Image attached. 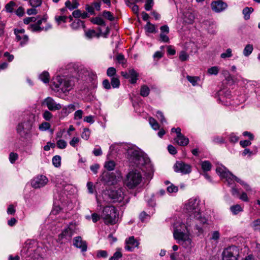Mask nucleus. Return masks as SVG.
I'll return each instance as SVG.
<instances>
[{"instance_id":"f257e3e1","label":"nucleus","mask_w":260,"mask_h":260,"mask_svg":"<svg viewBox=\"0 0 260 260\" xmlns=\"http://www.w3.org/2000/svg\"><path fill=\"white\" fill-rule=\"evenodd\" d=\"M128 159L132 166H136L143 172L150 170L151 165L149 158L143 152L135 147H129L127 150Z\"/></svg>"},{"instance_id":"f03ea898","label":"nucleus","mask_w":260,"mask_h":260,"mask_svg":"<svg viewBox=\"0 0 260 260\" xmlns=\"http://www.w3.org/2000/svg\"><path fill=\"white\" fill-rule=\"evenodd\" d=\"M173 228V237L177 243L185 249H190L193 247V243L187 226L182 222H176Z\"/></svg>"},{"instance_id":"7ed1b4c3","label":"nucleus","mask_w":260,"mask_h":260,"mask_svg":"<svg viewBox=\"0 0 260 260\" xmlns=\"http://www.w3.org/2000/svg\"><path fill=\"white\" fill-rule=\"evenodd\" d=\"M184 210L191 218L198 220L200 223H207V219L202 216L200 211V200L197 198H191L184 205Z\"/></svg>"},{"instance_id":"20e7f679","label":"nucleus","mask_w":260,"mask_h":260,"mask_svg":"<svg viewBox=\"0 0 260 260\" xmlns=\"http://www.w3.org/2000/svg\"><path fill=\"white\" fill-rule=\"evenodd\" d=\"M101 217L106 225H114L118 221V212L114 206H107L103 208Z\"/></svg>"},{"instance_id":"39448f33","label":"nucleus","mask_w":260,"mask_h":260,"mask_svg":"<svg viewBox=\"0 0 260 260\" xmlns=\"http://www.w3.org/2000/svg\"><path fill=\"white\" fill-rule=\"evenodd\" d=\"M35 120V116L30 114L27 116L23 122L18 124L17 132L21 137L25 139L29 137Z\"/></svg>"},{"instance_id":"423d86ee","label":"nucleus","mask_w":260,"mask_h":260,"mask_svg":"<svg viewBox=\"0 0 260 260\" xmlns=\"http://www.w3.org/2000/svg\"><path fill=\"white\" fill-rule=\"evenodd\" d=\"M142 181V175L138 169L129 171L124 180V184L128 189H134L138 186Z\"/></svg>"},{"instance_id":"0eeeda50","label":"nucleus","mask_w":260,"mask_h":260,"mask_svg":"<svg viewBox=\"0 0 260 260\" xmlns=\"http://www.w3.org/2000/svg\"><path fill=\"white\" fill-rule=\"evenodd\" d=\"M72 85V81L64 77L56 76L53 78L51 87L54 91L58 92L60 90L64 93L70 90Z\"/></svg>"},{"instance_id":"6e6552de","label":"nucleus","mask_w":260,"mask_h":260,"mask_svg":"<svg viewBox=\"0 0 260 260\" xmlns=\"http://www.w3.org/2000/svg\"><path fill=\"white\" fill-rule=\"evenodd\" d=\"M216 171L221 178L225 179L228 185L229 186L233 184L234 180L236 181V178H237L222 165L217 166Z\"/></svg>"},{"instance_id":"1a4fd4ad","label":"nucleus","mask_w":260,"mask_h":260,"mask_svg":"<svg viewBox=\"0 0 260 260\" xmlns=\"http://www.w3.org/2000/svg\"><path fill=\"white\" fill-rule=\"evenodd\" d=\"M239 254V249L237 246H229L224 248L222 251V260H238Z\"/></svg>"},{"instance_id":"9d476101","label":"nucleus","mask_w":260,"mask_h":260,"mask_svg":"<svg viewBox=\"0 0 260 260\" xmlns=\"http://www.w3.org/2000/svg\"><path fill=\"white\" fill-rule=\"evenodd\" d=\"M42 105L46 107L51 111L59 110L62 108V105L60 103H57L50 96L44 99L42 102Z\"/></svg>"},{"instance_id":"9b49d317","label":"nucleus","mask_w":260,"mask_h":260,"mask_svg":"<svg viewBox=\"0 0 260 260\" xmlns=\"http://www.w3.org/2000/svg\"><path fill=\"white\" fill-rule=\"evenodd\" d=\"M107 194L113 202H121L124 199L123 189L121 188L118 189L108 190Z\"/></svg>"},{"instance_id":"f8f14e48","label":"nucleus","mask_w":260,"mask_h":260,"mask_svg":"<svg viewBox=\"0 0 260 260\" xmlns=\"http://www.w3.org/2000/svg\"><path fill=\"white\" fill-rule=\"evenodd\" d=\"M48 182V178L44 175H38L31 181V186L35 188H40L44 186Z\"/></svg>"},{"instance_id":"ddd939ff","label":"nucleus","mask_w":260,"mask_h":260,"mask_svg":"<svg viewBox=\"0 0 260 260\" xmlns=\"http://www.w3.org/2000/svg\"><path fill=\"white\" fill-rule=\"evenodd\" d=\"M75 226L73 224H70L68 228H66L61 233L58 235L57 241L62 242L63 239H69L75 233Z\"/></svg>"},{"instance_id":"4468645a","label":"nucleus","mask_w":260,"mask_h":260,"mask_svg":"<svg viewBox=\"0 0 260 260\" xmlns=\"http://www.w3.org/2000/svg\"><path fill=\"white\" fill-rule=\"evenodd\" d=\"M174 169L176 172L183 174H189L191 171L190 166L182 161H177L174 166Z\"/></svg>"},{"instance_id":"2eb2a0df","label":"nucleus","mask_w":260,"mask_h":260,"mask_svg":"<svg viewBox=\"0 0 260 260\" xmlns=\"http://www.w3.org/2000/svg\"><path fill=\"white\" fill-rule=\"evenodd\" d=\"M14 31L16 40L18 42H20V44L21 46L27 43L28 37L25 35V30L24 29H15Z\"/></svg>"},{"instance_id":"dca6fc26","label":"nucleus","mask_w":260,"mask_h":260,"mask_svg":"<svg viewBox=\"0 0 260 260\" xmlns=\"http://www.w3.org/2000/svg\"><path fill=\"white\" fill-rule=\"evenodd\" d=\"M73 245L76 248L81 249L82 252H85L87 249V244L83 240L81 237L77 236L73 239Z\"/></svg>"},{"instance_id":"f3484780","label":"nucleus","mask_w":260,"mask_h":260,"mask_svg":"<svg viewBox=\"0 0 260 260\" xmlns=\"http://www.w3.org/2000/svg\"><path fill=\"white\" fill-rule=\"evenodd\" d=\"M102 180L108 185L115 184L117 182L116 176L112 173L104 172L102 177Z\"/></svg>"},{"instance_id":"a211bd4d","label":"nucleus","mask_w":260,"mask_h":260,"mask_svg":"<svg viewBox=\"0 0 260 260\" xmlns=\"http://www.w3.org/2000/svg\"><path fill=\"white\" fill-rule=\"evenodd\" d=\"M228 7L226 3L221 1H217L211 3L212 9L217 13H219L224 10Z\"/></svg>"},{"instance_id":"6ab92c4d","label":"nucleus","mask_w":260,"mask_h":260,"mask_svg":"<svg viewBox=\"0 0 260 260\" xmlns=\"http://www.w3.org/2000/svg\"><path fill=\"white\" fill-rule=\"evenodd\" d=\"M139 245V242L134 238L133 236L129 237L125 240V249L128 251H132L135 248Z\"/></svg>"},{"instance_id":"aec40b11","label":"nucleus","mask_w":260,"mask_h":260,"mask_svg":"<svg viewBox=\"0 0 260 260\" xmlns=\"http://www.w3.org/2000/svg\"><path fill=\"white\" fill-rule=\"evenodd\" d=\"M50 28H51V25L48 23H46L45 27L39 26L36 23L31 24L29 26V29L32 31H47Z\"/></svg>"},{"instance_id":"412c9836","label":"nucleus","mask_w":260,"mask_h":260,"mask_svg":"<svg viewBox=\"0 0 260 260\" xmlns=\"http://www.w3.org/2000/svg\"><path fill=\"white\" fill-rule=\"evenodd\" d=\"M175 142L179 146H186L189 143V139L183 135L176 137L174 139Z\"/></svg>"},{"instance_id":"4be33fe9","label":"nucleus","mask_w":260,"mask_h":260,"mask_svg":"<svg viewBox=\"0 0 260 260\" xmlns=\"http://www.w3.org/2000/svg\"><path fill=\"white\" fill-rule=\"evenodd\" d=\"M79 5L77 0H72L71 2L69 0L67 1L65 3L66 7L69 9L70 10H73L78 7Z\"/></svg>"},{"instance_id":"5701e85b","label":"nucleus","mask_w":260,"mask_h":260,"mask_svg":"<svg viewBox=\"0 0 260 260\" xmlns=\"http://www.w3.org/2000/svg\"><path fill=\"white\" fill-rule=\"evenodd\" d=\"M129 78H130V83L132 84H135L138 80L139 74L134 69L129 70Z\"/></svg>"},{"instance_id":"b1692460","label":"nucleus","mask_w":260,"mask_h":260,"mask_svg":"<svg viewBox=\"0 0 260 260\" xmlns=\"http://www.w3.org/2000/svg\"><path fill=\"white\" fill-rule=\"evenodd\" d=\"M70 26L74 30H77L81 27H84V22L79 19H76L71 24Z\"/></svg>"},{"instance_id":"393cba45","label":"nucleus","mask_w":260,"mask_h":260,"mask_svg":"<svg viewBox=\"0 0 260 260\" xmlns=\"http://www.w3.org/2000/svg\"><path fill=\"white\" fill-rule=\"evenodd\" d=\"M253 11V9L251 7H245L242 11L245 20H248L250 18V15Z\"/></svg>"},{"instance_id":"a878e982","label":"nucleus","mask_w":260,"mask_h":260,"mask_svg":"<svg viewBox=\"0 0 260 260\" xmlns=\"http://www.w3.org/2000/svg\"><path fill=\"white\" fill-rule=\"evenodd\" d=\"M253 47L251 44H247L243 51V54L245 56H248L253 51Z\"/></svg>"},{"instance_id":"bb28decb","label":"nucleus","mask_w":260,"mask_h":260,"mask_svg":"<svg viewBox=\"0 0 260 260\" xmlns=\"http://www.w3.org/2000/svg\"><path fill=\"white\" fill-rule=\"evenodd\" d=\"M122 256L121 248H117L116 252H115L111 257L109 258V260H118Z\"/></svg>"},{"instance_id":"cd10ccee","label":"nucleus","mask_w":260,"mask_h":260,"mask_svg":"<svg viewBox=\"0 0 260 260\" xmlns=\"http://www.w3.org/2000/svg\"><path fill=\"white\" fill-rule=\"evenodd\" d=\"M16 6V4L13 1H10L5 6V9L8 13H12L14 8Z\"/></svg>"},{"instance_id":"c85d7f7f","label":"nucleus","mask_w":260,"mask_h":260,"mask_svg":"<svg viewBox=\"0 0 260 260\" xmlns=\"http://www.w3.org/2000/svg\"><path fill=\"white\" fill-rule=\"evenodd\" d=\"M149 92L150 89L147 86L145 85L142 86L140 90V94L141 96L146 97L149 95Z\"/></svg>"},{"instance_id":"c756f323","label":"nucleus","mask_w":260,"mask_h":260,"mask_svg":"<svg viewBox=\"0 0 260 260\" xmlns=\"http://www.w3.org/2000/svg\"><path fill=\"white\" fill-rule=\"evenodd\" d=\"M186 78L193 86H196L200 80V77L197 76H187Z\"/></svg>"},{"instance_id":"7c9ffc66","label":"nucleus","mask_w":260,"mask_h":260,"mask_svg":"<svg viewBox=\"0 0 260 260\" xmlns=\"http://www.w3.org/2000/svg\"><path fill=\"white\" fill-rule=\"evenodd\" d=\"M40 79L44 83H47L49 81V74L48 72L44 71L39 76Z\"/></svg>"},{"instance_id":"2f4dec72","label":"nucleus","mask_w":260,"mask_h":260,"mask_svg":"<svg viewBox=\"0 0 260 260\" xmlns=\"http://www.w3.org/2000/svg\"><path fill=\"white\" fill-rule=\"evenodd\" d=\"M115 163L114 161L109 160L105 162L104 167L108 171H112L114 169Z\"/></svg>"},{"instance_id":"473e14b6","label":"nucleus","mask_w":260,"mask_h":260,"mask_svg":"<svg viewBox=\"0 0 260 260\" xmlns=\"http://www.w3.org/2000/svg\"><path fill=\"white\" fill-rule=\"evenodd\" d=\"M52 161L54 167H59L61 165V157L59 155H55L52 158Z\"/></svg>"},{"instance_id":"72a5a7b5","label":"nucleus","mask_w":260,"mask_h":260,"mask_svg":"<svg viewBox=\"0 0 260 260\" xmlns=\"http://www.w3.org/2000/svg\"><path fill=\"white\" fill-rule=\"evenodd\" d=\"M91 22L93 24H95L100 26H105V22L101 17H95L91 19Z\"/></svg>"},{"instance_id":"f704fd0d","label":"nucleus","mask_w":260,"mask_h":260,"mask_svg":"<svg viewBox=\"0 0 260 260\" xmlns=\"http://www.w3.org/2000/svg\"><path fill=\"white\" fill-rule=\"evenodd\" d=\"M230 209L232 212L235 215L237 214L239 212H241L243 210L241 206L238 204L231 206Z\"/></svg>"},{"instance_id":"c9c22d12","label":"nucleus","mask_w":260,"mask_h":260,"mask_svg":"<svg viewBox=\"0 0 260 260\" xmlns=\"http://www.w3.org/2000/svg\"><path fill=\"white\" fill-rule=\"evenodd\" d=\"M50 111L49 110H45L42 114L43 118L46 121H50L53 117V115Z\"/></svg>"},{"instance_id":"e433bc0d","label":"nucleus","mask_w":260,"mask_h":260,"mask_svg":"<svg viewBox=\"0 0 260 260\" xmlns=\"http://www.w3.org/2000/svg\"><path fill=\"white\" fill-rule=\"evenodd\" d=\"M202 168L204 171H209L211 169V164L209 161H204L202 162Z\"/></svg>"},{"instance_id":"4c0bfd02","label":"nucleus","mask_w":260,"mask_h":260,"mask_svg":"<svg viewBox=\"0 0 260 260\" xmlns=\"http://www.w3.org/2000/svg\"><path fill=\"white\" fill-rule=\"evenodd\" d=\"M232 50L230 48H228L226 50L225 52H223L220 55V57L223 59L226 58H230L232 56Z\"/></svg>"},{"instance_id":"58836bf2","label":"nucleus","mask_w":260,"mask_h":260,"mask_svg":"<svg viewBox=\"0 0 260 260\" xmlns=\"http://www.w3.org/2000/svg\"><path fill=\"white\" fill-rule=\"evenodd\" d=\"M111 85L113 88H118L120 85V81L118 78L113 77L111 80Z\"/></svg>"},{"instance_id":"ea45409f","label":"nucleus","mask_w":260,"mask_h":260,"mask_svg":"<svg viewBox=\"0 0 260 260\" xmlns=\"http://www.w3.org/2000/svg\"><path fill=\"white\" fill-rule=\"evenodd\" d=\"M216 28L217 26L216 24L214 23V22H212L211 23H210L208 28V32L212 35L215 34L216 32Z\"/></svg>"},{"instance_id":"a19ab883","label":"nucleus","mask_w":260,"mask_h":260,"mask_svg":"<svg viewBox=\"0 0 260 260\" xmlns=\"http://www.w3.org/2000/svg\"><path fill=\"white\" fill-rule=\"evenodd\" d=\"M68 17L65 16H56L55 17V20L58 25L61 23H65L68 19Z\"/></svg>"},{"instance_id":"79ce46f5","label":"nucleus","mask_w":260,"mask_h":260,"mask_svg":"<svg viewBox=\"0 0 260 260\" xmlns=\"http://www.w3.org/2000/svg\"><path fill=\"white\" fill-rule=\"evenodd\" d=\"M149 123L151 125V127L155 130H157L159 129V126L158 123V122L156 121V120L153 118H149Z\"/></svg>"},{"instance_id":"37998d69","label":"nucleus","mask_w":260,"mask_h":260,"mask_svg":"<svg viewBox=\"0 0 260 260\" xmlns=\"http://www.w3.org/2000/svg\"><path fill=\"white\" fill-rule=\"evenodd\" d=\"M90 131L89 129L88 128H84L81 134V137L82 139L87 140L90 137Z\"/></svg>"},{"instance_id":"c03bdc74","label":"nucleus","mask_w":260,"mask_h":260,"mask_svg":"<svg viewBox=\"0 0 260 260\" xmlns=\"http://www.w3.org/2000/svg\"><path fill=\"white\" fill-rule=\"evenodd\" d=\"M108 256V254L107 251L100 250L96 252V257L99 258H107Z\"/></svg>"},{"instance_id":"a18cd8bd","label":"nucleus","mask_w":260,"mask_h":260,"mask_svg":"<svg viewBox=\"0 0 260 260\" xmlns=\"http://www.w3.org/2000/svg\"><path fill=\"white\" fill-rule=\"evenodd\" d=\"M145 29L148 32L153 33L155 31V26L150 22H148L145 26Z\"/></svg>"},{"instance_id":"49530a36","label":"nucleus","mask_w":260,"mask_h":260,"mask_svg":"<svg viewBox=\"0 0 260 260\" xmlns=\"http://www.w3.org/2000/svg\"><path fill=\"white\" fill-rule=\"evenodd\" d=\"M236 178V181L237 182L239 183L242 185H243V187H244L246 191H251V188L250 186L248 184H247L244 181L241 180V179H240L238 178Z\"/></svg>"},{"instance_id":"de8ad7c7","label":"nucleus","mask_w":260,"mask_h":260,"mask_svg":"<svg viewBox=\"0 0 260 260\" xmlns=\"http://www.w3.org/2000/svg\"><path fill=\"white\" fill-rule=\"evenodd\" d=\"M167 190L169 193H176L178 191V188L177 186L170 183V185L167 187Z\"/></svg>"},{"instance_id":"09e8293b","label":"nucleus","mask_w":260,"mask_h":260,"mask_svg":"<svg viewBox=\"0 0 260 260\" xmlns=\"http://www.w3.org/2000/svg\"><path fill=\"white\" fill-rule=\"evenodd\" d=\"M50 127V124L49 123L47 122H43L39 125V129L41 131H45L49 129Z\"/></svg>"},{"instance_id":"8fccbe9b","label":"nucleus","mask_w":260,"mask_h":260,"mask_svg":"<svg viewBox=\"0 0 260 260\" xmlns=\"http://www.w3.org/2000/svg\"><path fill=\"white\" fill-rule=\"evenodd\" d=\"M219 71V69L217 66L212 67L208 70V73L210 75H216Z\"/></svg>"},{"instance_id":"3c124183","label":"nucleus","mask_w":260,"mask_h":260,"mask_svg":"<svg viewBox=\"0 0 260 260\" xmlns=\"http://www.w3.org/2000/svg\"><path fill=\"white\" fill-rule=\"evenodd\" d=\"M56 145L59 149H64L67 147V143L64 140L60 139L57 141Z\"/></svg>"},{"instance_id":"603ef678","label":"nucleus","mask_w":260,"mask_h":260,"mask_svg":"<svg viewBox=\"0 0 260 260\" xmlns=\"http://www.w3.org/2000/svg\"><path fill=\"white\" fill-rule=\"evenodd\" d=\"M252 228L254 230H258L260 229V219L254 220L251 224Z\"/></svg>"},{"instance_id":"864d4df0","label":"nucleus","mask_w":260,"mask_h":260,"mask_svg":"<svg viewBox=\"0 0 260 260\" xmlns=\"http://www.w3.org/2000/svg\"><path fill=\"white\" fill-rule=\"evenodd\" d=\"M156 117H157V118L159 120H160L161 123H164L167 122L166 120L164 117V115L161 111H157Z\"/></svg>"},{"instance_id":"5fc2aeb1","label":"nucleus","mask_w":260,"mask_h":260,"mask_svg":"<svg viewBox=\"0 0 260 260\" xmlns=\"http://www.w3.org/2000/svg\"><path fill=\"white\" fill-rule=\"evenodd\" d=\"M29 4L32 7H38L41 5L42 0H29Z\"/></svg>"},{"instance_id":"6e6d98bb","label":"nucleus","mask_w":260,"mask_h":260,"mask_svg":"<svg viewBox=\"0 0 260 260\" xmlns=\"http://www.w3.org/2000/svg\"><path fill=\"white\" fill-rule=\"evenodd\" d=\"M18 158V155L16 153L11 152L9 155V160L12 164L14 163Z\"/></svg>"},{"instance_id":"4d7b16f0","label":"nucleus","mask_w":260,"mask_h":260,"mask_svg":"<svg viewBox=\"0 0 260 260\" xmlns=\"http://www.w3.org/2000/svg\"><path fill=\"white\" fill-rule=\"evenodd\" d=\"M220 236V234L219 231H215L212 233L211 239L212 240L217 241L219 239Z\"/></svg>"},{"instance_id":"13d9d810","label":"nucleus","mask_w":260,"mask_h":260,"mask_svg":"<svg viewBox=\"0 0 260 260\" xmlns=\"http://www.w3.org/2000/svg\"><path fill=\"white\" fill-rule=\"evenodd\" d=\"M153 6V0H147L145 5V8L147 11H150Z\"/></svg>"},{"instance_id":"bf43d9fd","label":"nucleus","mask_w":260,"mask_h":260,"mask_svg":"<svg viewBox=\"0 0 260 260\" xmlns=\"http://www.w3.org/2000/svg\"><path fill=\"white\" fill-rule=\"evenodd\" d=\"M116 69L113 67L109 68L107 70V75L109 77L114 76L116 74Z\"/></svg>"},{"instance_id":"052dcab7","label":"nucleus","mask_w":260,"mask_h":260,"mask_svg":"<svg viewBox=\"0 0 260 260\" xmlns=\"http://www.w3.org/2000/svg\"><path fill=\"white\" fill-rule=\"evenodd\" d=\"M80 141V139L78 137H73L72 140L70 142V144L73 147H76Z\"/></svg>"},{"instance_id":"680f3d73","label":"nucleus","mask_w":260,"mask_h":260,"mask_svg":"<svg viewBox=\"0 0 260 260\" xmlns=\"http://www.w3.org/2000/svg\"><path fill=\"white\" fill-rule=\"evenodd\" d=\"M179 58L181 61H185L188 59V55L185 51H182L179 54Z\"/></svg>"},{"instance_id":"e2e57ef3","label":"nucleus","mask_w":260,"mask_h":260,"mask_svg":"<svg viewBox=\"0 0 260 260\" xmlns=\"http://www.w3.org/2000/svg\"><path fill=\"white\" fill-rule=\"evenodd\" d=\"M103 16L107 18V19L112 21L114 19V17L112 14V13L109 11H104L103 12Z\"/></svg>"},{"instance_id":"0e129e2a","label":"nucleus","mask_w":260,"mask_h":260,"mask_svg":"<svg viewBox=\"0 0 260 260\" xmlns=\"http://www.w3.org/2000/svg\"><path fill=\"white\" fill-rule=\"evenodd\" d=\"M96 32L94 30H89L85 32V36L88 39H91L95 36Z\"/></svg>"},{"instance_id":"69168bd1","label":"nucleus","mask_w":260,"mask_h":260,"mask_svg":"<svg viewBox=\"0 0 260 260\" xmlns=\"http://www.w3.org/2000/svg\"><path fill=\"white\" fill-rule=\"evenodd\" d=\"M83 111L81 110H78L76 111L74 113L75 119H80L82 118Z\"/></svg>"},{"instance_id":"338daca9","label":"nucleus","mask_w":260,"mask_h":260,"mask_svg":"<svg viewBox=\"0 0 260 260\" xmlns=\"http://www.w3.org/2000/svg\"><path fill=\"white\" fill-rule=\"evenodd\" d=\"M87 187L88 189V192L92 194L94 192V186L93 183L91 182H88L87 183Z\"/></svg>"},{"instance_id":"774afa93","label":"nucleus","mask_w":260,"mask_h":260,"mask_svg":"<svg viewBox=\"0 0 260 260\" xmlns=\"http://www.w3.org/2000/svg\"><path fill=\"white\" fill-rule=\"evenodd\" d=\"M168 34L160 33V40L164 42H166V43L169 42V38L167 36Z\"/></svg>"}]
</instances>
